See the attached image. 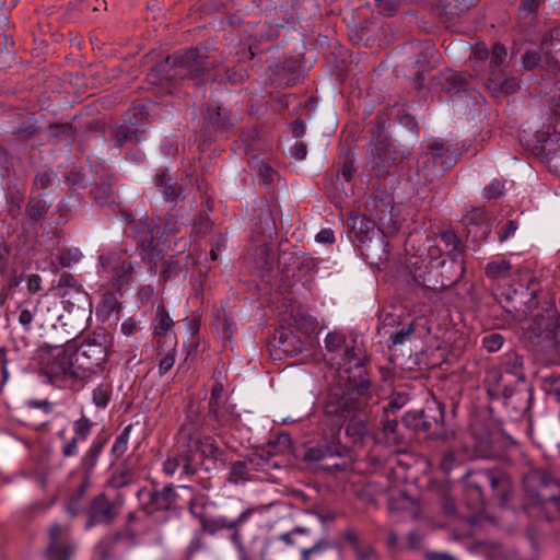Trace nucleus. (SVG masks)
Segmentation results:
<instances>
[{"instance_id":"obj_1","label":"nucleus","mask_w":560,"mask_h":560,"mask_svg":"<svg viewBox=\"0 0 560 560\" xmlns=\"http://www.w3.org/2000/svg\"><path fill=\"white\" fill-rule=\"evenodd\" d=\"M323 411L327 417L337 418L345 427L349 445L339 439H331L317 447L306 448L302 455L305 462L329 460L327 468L346 470L358 459L365 462L369 450H376V427L370 416L368 404L347 394L340 385L332 386L325 398Z\"/></svg>"},{"instance_id":"obj_2","label":"nucleus","mask_w":560,"mask_h":560,"mask_svg":"<svg viewBox=\"0 0 560 560\" xmlns=\"http://www.w3.org/2000/svg\"><path fill=\"white\" fill-rule=\"evenodd\" d=\"M466 505L482 513L490 505L508 509L514 495L511 477L500 468L468 470L464 478Z\"/></svg>"},{"instance_id":"obj_3","label":"nucleus","mask_w":560,"mask_h":560,"mask_svg":"<svg viewBox=\"0 0 560 560\" xmlns=\"http://www.w3.org/2000/svg\"><path fill=\"white\" fill-rule=\"evenodd\" d=\"M523 489L526 498L532 501L523 505L526 513L539 509L548 522L560 516V479L553 474L540 469L530 470L523 477Z\"/></svg>"},{"instance_id":"obj_4","label":"nucleus","mask_w":560,"mask_h":560,"mask_svg":"<svg viewBox=\"0 0 560 560\" xmlns=\"http://www.w3.org/2000/svg\"><path fill=\"white\" fill-rule=\"evenodd\" d=\"M110 338L104 329L89 334L72 351L73 364L80 381L103 372L108 359Z\"/></svg>"},{"instance_id":"obj_5","label":"nucleus","mask_w":560,"mask_h":560,"mask_svg":"<svg viewBox=\"0 0 560 560\" xmlns=\"http://www.w3.org/2000/svg\"><path fill=\"white\" fill-rule=\"evenodd\" d=\"M37 353L40 371L51 384L80 380L74 369L72 353L68 354L61 346H47L40 348Z\"/></svg>"},{"instance_id":"obj_6","label":"nucleus","mask_w":560,"mask_h":560,"mask_svg":"<svg viewBox=\"0 0 560 560\" xmlns=\"http://www.w3.org/2000/svg\"><path fill=\"white\" fill-rule=\"evenodd\" d=\"M376 450H369L365 462L370 468L376 470L387 462V448L407 445L405 433L399 427L397 416H382L380 428H376Z\"/></svg>"},{"instance_id":"obj_7","label":"nucleus","mask_w":560,"mask_h":560,"mask_svg":"<svg viewBox=\"0 0 560 560\" xmlns=\"http://www.w3.org/2000/svg\"><path fill=\"white\" fill-rule=\"evenodd\" d=\"M440 257L441 249L431 246L425 257L422 255L411 256L408 259L407 266L416 284L432 292L445 290L444 281L441 278V266L438 264V258Z\"/></svg>"},{"instance_id":"obj_8","label":"nucleus","mask_w":560,"mask_h":560,"mask_svg":"<svg viewBox=\"0 0 560 560\" xmlns=\"http://www.w3.org/2000/svg\"><path fill=\"white\" fill-rule=\"evenodd\" d=\"M221 454L220 448L211 436H189V440L182 443V460L184 462V474L194 476L198 474L206 460H214Z\"/></svg>"},{"instance_id":"obj_9","label":"nucleus","mask_w":560,"mask_h":560,"mask_svg":"<svg viewBox=\"0 0 560 560\" xmlns=\"http://www.w3.org/2000/svg\"><path fill=\"white\" fill-rule=\"evenodd\" d=\"M453 165V156L442 142H432L418 159L417 176L422 184H430L441 178Z\"/></svg>"},{"instance_id":"obj_10","label":"nucleus","mask_w":560,"mask_h":560,"mask_svg":"<svg viewBox=\"0 0 560 560\" xmlns=\"http://www.w3.org/2000/svg\"><path fill=\"white\" fill-rule=\"evenodd\" d=\"M528 334L532 342L544 349L560 347V319L557 308L549 305L545 314L537 313L528 327Z\"/></svg>"},{"instance_id":"obj_11","label":"nucleus","mask_w":560,"mask_h":560,"mask_svg":"<svg viewBox=\"0 0 560 560\" xmlns=\"http://www.w3.org/2000/svg\"><path fill=\"white\" fill-rule=\"evenodd\" d=\"M173 77L177 80L195 79L214 65L203 49L197 47L175 51L172 55Z\"/></svg>"},{"instance_id":"obj_12","label":"nucleus","mask_w":560,"mask_h":560,"mask_svg":"<svg viewBox=\"0 0 560 560\" xmlns=\"http://www.w3.org/2000/svg\"><path fill=\"white\" fill-rule=\"evenodd\" d=\"M301 320L303 322L302 324H300L296 316L293 317V326L296 327L298 330H301L302 326L305 328L302 336H298L291 328L277 330L270 345L287 355H296L305 350L312 345L308 329L313 330L315 326L314 319L311 317H302Z\"/></svg>"},{"instance_id":"obj_13","label":"nucleus","mask_w":560,"mask_h":560,"mask_svg":"<svg viewBox=\"0 0 560 560\" xmlns=\"http://www.w3.org/2000/svg\"><path fill=\"white\" fill-rule=\"evenodd\" d=\"M444 422V410L440 405L430 406L419 411L407 412L401 420L402 427L417 433H425L432 439H446L434 428L442 427Z\"/></svg>"},{"instance_id":"obj_14","label":"nucleus","mask_w":560,"mask_h":560,"mask_svg":"<svg viewBox=\"0 0 560 560\" xmlns=\"http://www.w3.org/2000/svg\"><path fill=\"white\" fill-rule=\"evenodd\" d=\"M254 512L253 509H246L236 518L228 520L226 517H208L205 514H198L196 517L200 523V530L207 535L214 536L221 530H229L230 539L236 549H241L243 542L242 527Z\"/></svg>"},{"instance_id":"obj_15","label":"nucleus","mask_w":560,"mask_h":560,"mask_svg":"<svg viewBox=\"0 0 560 560\" xmlns=\"http://www.w3.org/2000/svg\"><path fill=\"white\" fill-rule=\"evenodd\" d=\"M201 120L199 132L205 141L214 140L218 133H228L235 124L231 109L224 105H209L201 109Z\"/></svg>"},{"instance_id":"obj_16","label":"nucleus","mask_w":560,"mask_h":560,"mask_svg":"<svg viewBox=\"0 0 560 560\" xmlns=\"http://www.w3.org/2000/svg\"><path fill=\"white\" fill-rule=\"evenodd\" d=\"M137 495L139 499L143 495L147 497V500L141 503L140 510L148 516L158 512L176 510L177 493L172 483L166 485L162 489L153 488L148 490L147 488H141Z\"/></svg>"},{"instance_id":"obj_17","label":"nucleus","mask_w":560,"mask_h":560,"mask_svg":"<svg viewBox=\"0 0 560 560\" xmlns=\"http://www.w3.org/2000/svg\"><path fill=\"white\" fill-rule=\"evenodd\" d=\"M49 544L46 550L48 560H70L74 552L73 545L69 541V527L52 524L48 532Z\"/></svg>"},{"instance_id":"obj_18","label":"nucleus","mask_w":560,"mask_h":560,"mask_svg":"<svg viewBox=\"0 0 560 560\" xmlns=\"http://www.w3.org/2000/svg\"><path fill=\"white\" fill-rule=\"evenodd\" d=\"M364 259L375 266L388 260L389 257V243L384 234V230L380 229L374 231L369 238L361 241V244H357Z\"/></svg>"},{"instance_id":"obj_19","label":"nucleus","mask_w":560,"mask_h":560,"mask_svg":"<svg viewBox=\"0 0 560 560\" xmlns=\"http://www.w3.org/2000/svg\"><path fill=\"white\" fill-rule=\"evenodd\" d=\"M365 210L369 214V219H372L380 229L394 228L396 221L394 219V206L392 200L385 196L371 195L365 201Z\"/></svg>"},{"instance_id":"obj_20","label":"nucleus","mask_w":560,"mask_h":560,"mask_svg":"<svg viewBox=\"0 0 560 560\" xmlns=\"http://www.w3.org/2000/svg\"><path fill=\"white\" fill-rule=\"evenodd\" d=\"M345 357L349 364V366L343 370L347 374L346 377L349 383V388L360 395H364L370 389L371 382L368 378V373L361 359L357 357L354 348H347Z\"/></svg>"},{"instance_id":"obj_21","label":"nucleus","mask_w":560,"mask_h":560,"mask_svg":"<svg viewBox=\"0 0 560 560\" xmlns=\"http://www.w3.org/2000/svg\"><path fill=\"white\" fill-rule=\"evenodd\" d=\"M86 528L97 524L110 525L117 517L118 512L105 493L94 497L86 510Z\"/></svg>"},{"instance_id":"obj_22","label":"nucleus","mask_w":560,"mask_h":560,"mask_svg":"<svg viewBox=\"0 0 560 560\" xmlns=\"http://www.w3.org/2000/svg\"><path fill=\"white\" fill-rule=\"evenodd\" d=\"M475 452L481 458H497L503 453V439L499 433H493L487 429L475 431Z\"/></svg>"},{"instance_id":"obj_23","label":"nucleus","mask_w":560,"mask_h":560,"mask_svg":"<svg viewBox=\"0 0 560 560\" xmlns=\"http://www.w3.org/2000/svg\"><path fill=\"white\" fill-rule=\"evenodd\" d=\"M57 288L60 291V295L75 293L78 311H81L83 314H90L92 312L91 296L83 290L82 285L78 282L72 273L62 272L59 277Z\"/></svg>"},{"instance_id":"obj_24","label":"nucleus","mask_w":560,"mask_h":560,"mask_svg":"<svg viewBox=\"0 0 560 560\" xmlns=\"http://www.w3.org/2000/svg\"><path fill=\"white\" fill-rule=\"evenodd\" d=\"M50 205L46 201L43 196H30L24 210V218L22 225L28 226L33 230H37L40 222L46 218L49 211Z\"/></svg>"},{"instance_id":"obj_25","label":"nucleus","mask_w":560,"mask_h":560,"mask_svg":"<svg viewBox=\"0 0 560 560\" xmlns=\"http://www.w3.org/2000/svg\"><path fill=\"white\" fill-rule=\"evenodd\" d=\"M408 154V149L397 148L390 140L383 141L375 148V159L381 163L382 173H387L389 167L401 163Z\"/></svg>"},{"instance_id":"obj_26","label":"nucleus","mask_w":560,"mask_h":560,"mask_svg":"<svg viewBox=\"0 0 560 560\" xmlns=\"http://www.w3.org/2000/svg\"><path fill=\"white\" fill-rule=\"evenodd\" d=\"M115 184L116 178L114 174L106 171L102 172L91 186L90 197L98 206L107 205L113 197Z\"/></svg>"},{"instance_id":"obj_27","label":"nucleus","mask_w":560,"mask_h":560,"mask_svg":"<svg viewBox=\"0 0 560 560\" xmlns=\"http://www.w3.org/2000/svg\"><path fill=\"white\" fill-rule=\"evenodd\" d=\"M347 226L350 233L354 235L357 244H361V241L369 238V235L380 230L372 219L357 212H349L347 214Z\"/></svg>"},{"instance_id":"obj_28","label":"nucleus","mask_w":560,"mask_h":560,"mask_svg":"<svg viewBox=\"0 0 560 560\" xmlns=\"http://www.w3.org/2000/svg\"><path fill=\"white\" fill-rule=\"evenodd\" d=\"M155 187L166 201L176 205L183 195V187L173 178L167 170H160L153 178Z\"/></svg>"},{"instance_id":"obj_29","label":"nucleus","mask_w":560,"mask_h":560,"mask_svg":"<svg viewBox=\"0 0 560 560\" xmlns=\"http://www.w3.org/2000/svg\"><path fill=\"white\" fill-rule=\"evenodd\" d=\"M540 50L548 68L560 69V27L549 32L540 44Z\"/></svg>"},{"instance_id":"obj_30","label":"nucleus","mask_w":560,"mask_h":560,"mask_svg":"<svg viewBox=\"0 0 560 560\" xmlns=\"http://www.w3.org/2000/svg\"><path fill=\"white\" fill-rule=\"evenodd\" d=\"M343 538L350 544L355 560H378L380 556L375 547L365 540L360 539L352 528L343 532Z\"/></svg>"},{"instance_id":"obj_31","label":"nucleus","mask_w":560,"mask_h":560,"mask_svg":"<svg viewBox=\"0 0 560 560\" xmlns=\"http://www.w3.org/2000/svg\"><path fill=\"white\" fill-rule=\"evenodd\" d=\"M441 266V278L444 281L445 290L455 285L465 272V259L448 257V259H439Z\"/></svg>"},{"instance_id":"obj_32","label":"nucleus","mask_w":560,"mask_h":560,"mask_svg":"<svg viewBox=\"0 0 560 560\" xmlns=\"http://www.w3.org/2000/svg\"><path fill=\"white\" fill-rule=\"evenodd\" d=\"M419 48L420 49L417 52L415 59V66L417 68L415 72V79L418 88H421L423 82V74L431 70V60L435 55H438V51L430 40H425L420 44Z\"/></svg>"},{"instance_id":"obj_33","label":"nucleus","mask_w":560,"mask_h":560,"mask_svg":"<svg viewBox=\"0 0 560 560\" xmlns=\"http://www.w3.org/2000/svg\"><path fill=\"white\" fill-rule=\"evenodd\" d=\"M487 88L492 91V95L498 97L500 94L510 95L518 91V81L513 77H506L503 71L494 70L489 74Z\"/></svg>"},{"instance_id":"obj_34","label":"nucleus","mask_w":560,"mask_h":560,"mask_svg":"<svg viewBox=\"0 0 560 560\" xmlns=\"http://www.w3.org/2000/svg\"><path fill=\"white\" fill-rule=\"evenodd\" d=\"M556 143L555 139H538L532 151L546 160L551 172L560 174V151H555Z\"/></svg>"},{"instance_id":"obj_35","label":"nucleus","mask_w":560,"mask_h":560,"mask_svg":"<svg viewBox=\"0 0 560 560\" xmlns=\"http://www.w3.org/2000/svg\"><path fill=\"white\" fill-rule=\"evenodd\" d=\"M172 63V55L156 61L147 74L148 82L153 85H162L165 82H176V77H173L174 67Z\"/></svg>"},{"instance_id":"obj_36","label":"nucleus","mask_w":560,"mask_h":560,"mask_svg":"<svg viewBox=\"0 0 560 560\" xmlns=\"http://www.w3.org/2000/svg\"><path fill=\"white\" fill-rule=\"evenodd\" d=\"M147 137V130L132 129L124 124L115 125L110 129V139L114 145L121 148L127 143L138 144Z\"/></svg>"},{"instance_id":"obj_37","label":"nucleus","mask_w":560,"mask_h":560,"mask_svg":"<svg viewBox=\"0 0 560 560\" xmlns=\"http://www.w3.org/2000/svg\"><path fill=\"white\" fill-rule=\"evenodd\" d=\"M80 334V328H72L67 318L59 316L57 322L52 324L51 331L49 332V339L56 343L55 346H61L63 348L65 345L70 343Z\"/></svg>"},{"instance_id":"obj_38","label":"nucleus","mask_w":560,"mask_h":560,"mask_svg":"<svg viewBox=\"0 0 560 560\" xmlns=\"http://www.w3.org/2000/svg\"><path fill=\"white\" fill-rule=\"evenodd\" d=\"M468 78L469 75L466 72L446 70L440 77L441 90L447 95H456L467 90Z\"/></svg>"},{"instance_id":"obj_39","label":"nucleus","mask_w":560,"mask_h":560,"mask_svg":"<svg viewBox=\"0 0 560 560\" xmlns=\"http://www.w3.org/2000/svg\"><path fill=\"white\" fill-rule=\"evenodd\" d=\"M149 117L150 114L145 105H135L124 114L121 124L132 129L147 130L150 124Z\"/></svg>"},{"instance_id":"obj_40","label":"nucleus","mask_w":560,"mask_h":560,"mask_svg":"<svg viewBox=\"0 0 560 560\" xmlns=\"http://www.w3.org/2000/svg\"><path fill=\"white\" fill-rule=\"evenodd\" d=\"M202 420L199 410L188 411L184 423L182 424L178 432V443H183L189 440V436H197L202 434Z\"/></svg>"},{"instance_id":"obj_41","label":"nucleus","mask_w":560,"mask_h":560,"mask_svg":"<svg viewBox=\"0 0 560 560\" xmlns=\"http://www.w3.org/2000/svg\"><path fill=\"white\" fill-rule=\"evenodd\" d=\"M9 20L5 15L0 16V70L11 66L13 61L12 51L9 49L11 36L8 34Z\"/></svg>"},{"instance_id":"obj_42","label":"nucleus","mask_w":560,"mask_h":560,"mask_svg":"<svg viewBox=\"0 0 560 560\" xmlns=\"http://www.w3.org/2000/svg\"><path fill=\"white\" fill-rule=\"evenodd\" d=\"M77 130L72 124H50L49 138L54 143H63L65 145H72L75 141Z\"/></svg>"},{"instance_id":"obj_43","label":"nucleus","mask_w":560,"mask_h":560,"mask_svg":"<svg viewBox=\"0 0 560 560\" xmlns=\"http://www.w3.org/2000/svg\"><path fill=\"white\" fill-rule=\"evenodd\" d=\"M501 368L504 372L513 374L518 380L524 381V358L521 353L515 350H511L506 352L502 357Z\"/></svg>"},{"instance_id":"obj_44","label":"nucleus","mask_w":560,"mask_h":560,"mask_svg":"<svg viewBox=\"0 0 560 560\" xmlns=\"http://www.w3.org/2000/svg\"><path fill=\"white\" fill-rule=\"evenodd\" d=\"M148 229L151 240L155 241L156 245H160L164 237L175 235L179 231L178 223L173 218L166 220L163 224L161 222H152L148 225Z\"/></svg>"},{"instance_id":"obj_45","label":"nucleus","mask_w":560,"mask_h":560,"mask_svg":"<svg viewBox=\"0 0 560 560\" xmlns=\"http://www.w3.org/2000/svg\"><path fill=\"white\" fill-rule=\"evenodd\" d=\"M440 238L446 248H450L447 257L464 258L465 244L454 230H445L440 233Z\"/></svg>"},{"instance_id":"obj_46","label":"nucleus","mask_w":560,"mask_h":560,"mask_svg":"<svg viewBox=\"0 0 560 560\" xmlns=\"http://www.w3.org/2000/svg\"><path fill=\"white\" fill-rule=\"evenodd\" d=\"M156 247V242L151 238L149 241L143 240L141 242L140 256L150 265V269L156 267L164 258L162 250Z\"/></svg>"},{"instance_id":"obj_47","label":"nucleus","mask_w":560,"mask_h":560,"mask_svg":"<svg viewBox=\"0 0 560 560\" xmlns=\"http://www.w3.org/2000/svg\"><path fill=\"white\" fill-rule=\"evenodd\" d=\"M369 132L371 133V140L375 144H381V142H386L389 140L387 137L386 129V117L382 115H377L373 120L370 121Z\"/></svg>"},{"instance_id":"obj_48","label":"nucleus","mask_w":560,"mask_h":560,"mask_svg":"<svg viewBox=\"0 0 560 560\" xmlns=\"http://www.w3.org/2000/svg\"><path fill=\"white\" fill-rule=\"evenodd\" d=\"M136 480V472L127 467L122 466L120 469L116 470L110 480L109 483L114 488L120 489L124 487H127L128 485L132 483Z\"/></svg>"},{"instance_id":"obj_49","label":"nucleus","mask_w":560,"mask_h":560,"mask_svg":"<svg viewBox=\"0 0 560 560\" xmlns=\"http://www.w3.org/2000/svg\"><path fill=\"white\" fill-rule=\"evenodd\" d=\"M462 460L463 456L457 450L448 448L442 454L440 468L444 474L448 475Z\"/></svg>"},{"instance_id":"obj_50","label":"nucleus","mask_w":560,"mask_h":560,"mask_svg":"<svg viewBox=\"0 0 560 560\" xmlns=\"http://www.w3.org/2000/svg\"><path fill=\"white\" fill-rule=\"evenodd\" d=\"M339 159L342 162V166L340 168V173L346 182H350L355 168L353 166V153L349 148H342ZM339 172L336 174L337 178L339 177Z\"/></svg>"},{"instance_id":"obj_51","label":"nucleus","mask_w":560,"mask_h":560,"mask_svg":"<svg viewBox=\"0 0 560 560\" xmlns=\"http://www.w3.org/2000/svg\"><path fill=\"white\" fill-rule=\"evenodd\" d=\"M508 51L501 43H494L490 51V73L494 70L503 71V63L506 58Z\"/></svg>"},{"instance_id":"obj_52","label":"nucleus","mask_w":560,"mask_h":560,"mask_svg":"<svg viewBox=\"0 0 560 560\" xmlns=\"http://www.w3.org/2000/svg\"><path fill=\"white\" fill-rule=\"evenodd\" d=\"M117 542L108 535L103 537L96 545V553L100 560H112L115 557V548Z\"/></svg>"},{"instance_id":"obj_53","label":"nucleus","mask_w":560,"mask_h":560,"mask_svg":"<svg viewBox=\"0 0 560 560\" xmlns=\"http://www.w3.org/2000/svg\"><path fill=\"white\" fill-rule=\"evenodd\" d=\"M156 320L158 324L154 329L156 336H164L173 326V320L163 304H160L156 308Z\"/></svg>"},{"instance_id":"obj_54","label":"nucleus","mask_w":560,"mask_h":560,"mask_svg":"<svg viewBox=\"0 0 560 560\" xmlns=\"http://www.w3.org/2000/svg\"><path fill=\"white\" fill-rule=\"evenodd\" d=\"M223 393L222 384L213 385L211 389V396L208 402V417L215 421H219V400Z\"/></svg>"},{"instance_id":"obj_55","label":"nucleus","mask_w":560,"mask_h":560,"mask_svg":"<svg viewBox=\"0 0 560 560\" xmlns=\"http://www.w3.org/2000/svg\"><path fill=\"white\" fill-rule=\"evenodd\" d=\"M249 165L250 167L256 170L258 176L261 178V182L264 184H269L272 182L276 172L270 165L264 163L262 161L256 158H252V160L249 161Z\"/></svg>"},{"instance_id":"obj_56","label":"nucleus","mask_w":560,"mask_h":560,"mask_svg":"<svg viewBox=\"0 0 560 560\" xmlns=\"http://www.w3.org/2000/svg\"><path fill=\"white\" fill-rule=\"evenodd\" d=\"M511 269V264L508 260L491 261L486 266V276L490 279H498L505 277Z\"/></svg>"},{"instance_id":"obj_57","label":"nucleus","mask_w":560,"mask_h":560,"mask_svg":"<svg viewBox=\"0 0 560 560\" xmlns=\"http://www.w3.org/2000/svg\"><path fill=\"white\" fill-rule=\"evenodd\" d=\"M505 342V337L497 331H491L483 336L482 338V347L488 352H495L500 350Z\"/></svg>"},{"instance_id":"obj_58","label":"nucleus","mask_w":560,"mask_h":560,"mask_svg":"<svg viewBox=\"0 0 560 560\" xmlns=\"http://www.w3.org/2000/svg\"><path fill=\"white\" fill-rule=\"evenodd\" d=\"M55 177L56 174L50 170L38 172L33 180V189L46 190L50 188L54 184Z\"/></svg>"},{"instance_id":"obj_59","label":"nucleus","mask_w":560,"mask_h":560,"mask_svg":"<svg viewBox=\"0 0 560 560\" xmlns=\"http://www.w3.org/2000/svg\"><path fill=\"white\" fill-rule=\"evenodd\" d=\"M121 258L116 253H107L100 256V266L104 272L112 273L117 271Z\"/></svg>"},{"instance_id":"obj_60","label":"nucleus","mask_w":560,"mask_h":560,"mask_svg":"<svg viewBox=\"0 0 560 560\" xmlns=\"http://www.w3.org/2000/svg\"><path fill=\"white\" fill-rule=\"evenodd\" d=\"M396 117H397L398 124L401 127L406 128L407 132L410 136L415 137L418 135V124L413 116L406 113L405 110L399 109V110H397Z\"/></svg>"},{"instance_id":"obj_61","label":"nucleus","mask_w":560,"mask_h":560,"mask_svg":"<svg viewBox=\"0 0 560 560\" xmlns=\"http://www.w3.org/2000/svg\"><path fill=\"white\" fill-rule=\"evenodd\" d=\"M39 133V128L33 119L23 121L22 125L12 131V135L20 136L23 139H31Z\"/></svg>"},{"instance_id":"obj_62","label":"nucleus","mask_w":560,"mask_h":560,"mask_svg":"<svg viewBox=\"0 0 560 560\" xmlns=\"http://www.w3.org/2000/svg\"><path fill=\"white\" fill-rule=\"evenodd\" d=\"M247 464L248 462L246 458L245 460H237L232 463L229 480L233 483H237L240 480H244L245 476L247 475Z\"/></svg>"},{"instance_id":"obj_63","label":"nucleus","mask_w":560,"mask_h":560,"mask_svg":"<svg viewBox=\"0 0 560 560\" xmlns=\"http://www.w3.org/2000/svg\"><path fill=\"white\" fill-rule=\"evenodd\" d=\"M132 429V424L127 425L121 434L116 439L112 452L115 456L119 457L122 456L127 451V444H128V438L129 433Z\"/></svg>"},{"instance_id":"obj_64","label":"nucleus","mask_w":560,"mask_h":560,"mask_svg":"<svg viewBox=\"0 0 560 560\" xmlns=\"http://www.w3.org/2000/svg\"><path fill=\"white\" fill-rule=\"evenodd\" d=\"M133 271L132 265L130 261L120 260L117 271L113 275V278L117 280L119 285L126 284L129 281V278Z\"/></svg>"}]
</instances>
